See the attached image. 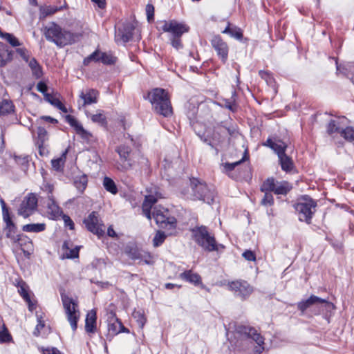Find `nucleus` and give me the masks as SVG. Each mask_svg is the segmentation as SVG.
Masks as SVG:
<instances>
[{"instance_id": "1", "label": "nucleus", "mask_w": 354, "mask_h": 354, "mask_svg": "<svg viewBox=\"0 0 354 354\" xmlns=\"http://www.w3.org/2000/svg\"><path fill=\"white\" fill-rule=\"evenodd\" d=\"M41 32L47 41L54 43L60 48L75 43L83 35V32L73 33L63 29L55 22L44 26Z\"/></svg>"}, {"instance_id": "2", "label": "nucleus", "mask_w": 354, "mask_h": 354, "mask_svg": "<svg viewBox=\"0 0 354 354\" xmlns=\"http://www.w3.org/2000/svg\"><path fill=\"white\" fill-rule=\"evenodd\" d=\"M148 99L154 111L164 117L173 115V109L167 92L163 88H156L148 93Z\"/></svg>"}, {"instance_id": "3", "label": "nucleus", "mask_w": 354, "mask_h": 354, "mask_svg": "<svg viewBox=\"0 0 354 354\" xmlns=\"http://www.w3.org/2000/svg\"><path fill=\"white\" fill-rule=\"evenodd\" d=\"M192 233L194 241L205 251H218L220 248H225L223 245L217 243L214 236L205 226L196 227L192 230Z\"/></svg>"}, {"instance_id": "4", "label": "nucleus", "mask_w": 354, "mask_h": 354, "mask_svg": "<svg viewBox=\"0 0 354 354\" xmlns=\"http://www.w3.org/2000/svg\"><path fill=\"white\" fill-rule=\"evenodd\" d=\"M190 187L193 192L194 199L201 200L208 204L214 203L216 196L214 187H209L206 183L196 178H190Z\"/></svg>"}, {"instance_id": "5", "label": "nucleus", "mask_w": 354, "mask_h": 354, "mask_svg": "<svg viewBox=\"0 0 354 354\" xmlns=\"http://www.w3.org/2000/svg\"><path fill=\"white\" fill-rule=\"evenodd\" d=\"M234 330L241 336L252 339L257 344V346L254 348L255 354H261L264 351V338L257 332L256 328L250 326L236 324L234 325Z\"/></svg>"}, {"instance_id": "6", "label": "nucleus", "mask_w": 354, "mask_h": 354, "mask_svg": "<svg viewBox=\"0 0 354 354\" xmlns=\"http://www.w3.org/2000/svg\"><path fill=\"white\" fill-rule=\"evenodd\" d=\"M1 205L3 221L6 224L3 227V232L6 238L9 239L12 243L20 244L21 235L17 234V227L12 221L9 210L3 200L1 201Z\"/></svg>"}, {"instance_id": "7", "label": "nucleus", "mask_w": 354, "mask_h": 354, "mask_svg": "<svg viewBox=\"0 0 354 354\" xmlns=\"http://www.w3.org/2000/svg\"><path fill=\"white\" fill-rule=\"evenodd\" d=\"M316 207L317 203L309 197L302 198L295 205V210L299 214V219L307 223H310Z\"/></svg>"}, {"instance_id": "8", "label": "nucleus", "mask_w": 354, "mask_h": 354, "mask_svg": "<svg viewBox=\"0 0 354 354\" xmlns=\"http://www.w3.org/2000/svg\"><path fill=\"white\" fill-rule=\"evenodd\" d=\"M62 301L67 315V319L70 322L73 330L75 331L77 328V321L80 318V313L77 309V304L72 298L66 295H62Z\"/></svg>"}, {"instance_id": "9", "label": "nucleus", "mask_w": 354, "mask_h": 354, "mask_svg": "<svg viewBox=\"0 0 354 354\" xmlns=\"http://www.w3.org/2000/svg\"><path fill=\"white\" fill-rule=\"evenodd\" d=\"M292 188L291 184L287 181L276 182L273 178H269L263 183L261 191L273 192L277 195H286Z\"/></svg>"}, {"instance_id": "10", "label": "nucleus", "mask_w": 354, "mask_h": 354, "mask_svg": "<svg viewBox=\"0 0 354 354\" xmlns=\"http://www.w3.org/2000/svg\"><path fill=\"white\" fill-rule=\"evenodd\" d=\"M153 217L157 225L163 228L174 230L176 226V219L169 216L168 209L164 207H155L153 211Z\"/></svg>"}, {"instance_id": "11", "label": "nucleus", "mask_w": 354, "mask_h": 354, "mask_svg": "<svg viewBox=\"0 0 354 354\" xmlns=\"http://www.w3.org/2000/svg\"><path fill=\"white\" fill-rule=\"evenodd\" d=\"M161 24L162 30L169 33V37H182L184 33L187 32L189 30V27L187 25L178 22L176 20L163 21Z\"/></svg>"}, {"instance_id": "12", "label": "nucleus", "mask_w": 354, "mask_h": 354, "mask_svg": "<svg viewBox=\"0 0 354 354\" xmlns=\"http://www.w3.org/2000/svg\"><path fill=\"white\" fill-rule=\"evenodd\" d=\"M115 151L118 153L120 161L122 162V165H118V169L122 171L130 169L133 164L131 148L125 145H121L115 148Z\"/></svg>"}, {"instance_id": "13", "label": "nucleus", "mask_w": 354, "mask_h": 354, "mask_svg": "<svg viewBox=\"0 0 354 354\" xmlns=\"http://www.w3.org/2000/svg\"><path fill=\"white\" fill-rule=\"evenodd\" d=\"M37 207V198L35 194L30 193L21 201L18 214L27 218L34 213Z\"/></svg>"}, {"instance_id": "14", "label": "nucleus", "mask_w": 354, "mask_h": 354, "mask_svg": "<svg viewBox=\"0 0 354 354\" xmlns=\"http://www.w3.org/2000/svg\"><path fill=\"white\" fill-rule=\"evenodd\" d=\"M91 62H102L105 65H113L117 62V57L111 53H104L99 50H95L84 59V64L87 66Z\"/></svg>"}, {"instance_id": "15", "label": "nucleus", "mask_w": 354, "mask_h": 354, "mask_svg": "<svg viewBox=\"0 0 354 354\" xmlns=\"http://www.w3.org/2000/svg\"><path fill=\"white\" fill-rule=\"evenodd\" d=\"M210 42L222 63L225 64L227 61L229 53L227 44L219 35L214 36Z\"/></svg>"}, {"instance_id": "16", "label": "nucleus", "mask_w": 354, "mask_h": 354, "mask_svg": "<svg viewBox=\"0 0 354 354\" xmlns=\"http://www.w3.org/2000/svg\"><path fill=\"white\" fill-rule=\"evenodd\" d=\"M84 223L87 230L94 234L97 235L99 237L104 235V230L103 229V225L100 223L97 212H92L88 217L84 220Z\"/></svg>"}, {"instance_id": "17", "label": "nucleus", "mask_w": 354, "mask_h": 354, "mask_svg": "<svg viewBox=\"0 0 354 354\" xmlns=\"http://www.w3.org/2000/svg\"><path fill=\"white\" fill-rule=\"evenodd\" d=\"M230 289L234 292L236 296L245 298L252 292V288L245 281L237 280L229 283Z\"/></svg>"}, {"instance_id": "18", "label": "nucleus", "mask_w": 354, "mask_h": 354, "mask_svg": "<svg viewBox=\"0 0 354 354\" xmlns=\"http://www.w3.org/2000/svg\"><path fill=\"white\" fill-rule=\"evenodd\" d=\"M98 97L99 92L96 89L88 88L82 91L80 94L82 103L80 101L78 102L79 109H80L82 107H85L87 105L97 103Z\"/></svg>"}, {"instance_id": "19", "label": "nucleus", "mask_w": 354, "mask_h": 354, "mask_svg": "<svg viewBox=\"0 0 354 354\" xmlns=\"http://www.w3.org/2000/svg\"><path fill=\"white\" fill-rule=\"evenodd\" d=\"M317 304H325L326 306L334 308L333 304L327 300L315 295H311L308 299L299 301L297 304V308L304 313L307 308Z\"/></svg>"}, {"instance_id": "20", "label": "nucleus", "mask_w": 354, "mask_h": 354, "mask_svg": "<svg viewBox=\"0 0 354 354\" xmlns=\"http://www.w3.org/2000/svg\"><path fill=\"white\" fill-rule=\"evenodd\" d=\"M66 121L75 129L77 134L80 137L86 140L89 141L92 137V134L84 129L82 125L72 115H67L66 116Z\"/></svg>"}, {"instance_id": "21", "label": "nucleus", "mask_w": 354, "mask_h": 354, "mask_svg": "<svg viewBox=\"0 0 354 354\" xmlns=\"http://www.w3.org/2000/svg\"><path fill=\"white\" fill-rule=\"evenodd\" d=\"M180 278L194 286H199L201 288H205V286L202 283L201 276L197 273L193 272L191 270H185L180 273Z\"/></svg>"}, {"instance_id": "22", "label": "nucleus", "mask_w": 354, "mask_h": 354, "mask_svg": "<svg viewBox=\"0 0 354 354\" xmlns=\"http://www.w3.org/2000/svg\"><path fill=\"white\" fill-rule=\"evenodd\" d=\"M134 30L135 26L132 24H125L122 28L118 29L116 37H119L122 42L127 43L132 39Z\"/></svg>"}, {"instance_id": "23", "label": "nucleus", "mask_w": 354, "mask_h": 354, "mask_svg": "<svg viewBox=\"0 0 354 354\" xmlns=\"http://www.w3.org/2000/svg\"><path fill=\"white\" fill-rule=\"evenodd\" d=\"M263 145L272 149L277 154L278 157L286 153L287 145L280 140H272L271 138H268Z\"/></svg>"}, {"instance_id": "24", "label": "nucleus", "mask_w": 354, "mask_h": 354, "mask_svg": "<svg viewBox=\"0 0 354 354\" xmlns=\"http://www.w3.org/2000/svg\"><path fill=\"white\" fill-rule=\"evenodd\" d=\"M219 124H221L216 127L214 133V139L216 140L221 141V138L225 137L226 134L232 136L234 133L235 129L233 127L224 124H228L227 122H221Z\"/></svg>"}, {"instance_id": "25", "label": "nucleus", "mask_w": 354, "mask_h": 354, "mask_svg": "<svg viewBox=\"0 0 354 354\" xmlns=\"http://www.w3.org/2000/svg\"><path fill=\"white\" fill-rule=\"evenodd\" d=\"M47 213L51 219H57L62 214V209L56 203L53 198V196H48V201L47 203Z\"/></svg>"}, {"instance_id": "26", "label": "nucleus", "mask_w": 354, "mask_h": 354, "mask_svg": "<svg viewBox=\"0 0 354 354\" xmlns=\"http://www.w3.org/2000/svg\"><path fill=\"white\" fill-rule=\"evenodd\" d=\"M157 201L158 197L156 195L149 194L145 198L142 205V213L149 220L151 219V209Z\"/></svg>"}, {"instance_id": "27", "label": "nucleus", "mask_w": 354, "mask_h": 354, "mask_svg": "<svg viewBox=\"0 0 354 354\" xmlns=\"http://www.w3.org/2000/svg\"><path fill=\"white\" fill-rule=\"evenodd\" d=\"M96 310L94 309L88 312L85 320V330L88 333H94L96 331Z\"/></svg>"}, {"instance_id": "28", "label": "nucleus", "mask_w": 354, "mask_h": 354, "mask_svg": "<svg viewBox=\"0 0 354 354\" xmlns=\"http://www.w3.org/2000/svg\"><path fill=\"white\" fill-rule=\"evenodd\" d=\"M109 331L113 335H117L120 333L129 332V330L123 326L121 321L118 318H113L109 321Z\"/></svg>"}, {"instance_id": "29", "label": "nucleus", "mask_w": 354, "mask_h": 354, "mask_svg": "<svg viewBox=\"0 0 354 354\" xmlns=\"http://www.w3.org/2000/svg\"><path fill=\"white\" fill-rule=\"evenodd\" d=\"M18 292L21 297L27 302L30 310H32L33 304L32 303L30 296L29 295V288L24 281H21L18 283Z\"/></svg>"}, {"instance_id": "30", "label": "nucleus", "mask_w": 354, "mask_h": 354, "mask_svg": "<svg viewBox=\"0 0 354 354\" xmlns=\"http://www.w3.org/2000/svg\"><path fill=\"white\" fill-rule=\"evenodd\" d=\"M12 53L7 49L4 44L0 42V66H4L12 60Z\"/></svg>"}, {"instance_id": "31", "label": "nucleus", "mask_w": 354, "mask_h": 354, "mask_svg": "<svg viewBox=\"0 0 354 354\" xmlns=\"http://www.w3.org/2000/svg\"><path fill=\"white\" fill-rule=\"evenodd\" d=\"M44 100L49 102L51 105L57 108L63 113H67L68 110L66 107L62 103V102L55 95L51 93L46 94Z\"/></svg>"}, {"instance_id": "32", "label": "nucleus", "mask_w": 354, "mask_h": 354, "mask_svg": "<svg viewBox=\"0 0 354 354\" xmlns=\"http://www.w3.org/2000/svg\"><path fill=\"white\" fill-rule=\"evenodd\" d=\"M222 33L228 34L232 37L239 41L242 40L243 37L242 30L236 26L231 27L230 23H228L227 27L222 31Z\"/></svg>"}, {"instance_id": "33", "label": "nucleus", "mask_w": 354, "mask_h": 354, "mask_svg": "<svg viewBox=\"0 0 354 354\" xmlns=\"http://www.w3.org/2000/svg\"><path fill=\"white\" fill-rule=\"evenodd\" d=\"M279 163L283 171L286 172L291 171L294 168V164L292 159L286 153L279 157Z\"/></svg>"}, {"instance_id": "34", "label": "nucleus", "mask_w": 354, "mask_h": 354, "mask_svg": "<svg viewBox=\"0 0 354 354\" xmlns=\"http://www.w3.org/2000/svg\"><path fill=\"white\" fill-rule=\"evenodd\" d=\"M28 66L31 69L32 75L37 78H40L42 75V68L35 58H31L28 62Z\"/></svg>"}, {"instance_id": "35", "label": "nucleus", "mask_w": 354, "mask_h": 354, "mask_svg": "<svg viewBox=\"0 0 354 354\" xmlns=\"http://www.w3.org/2000/svg\"><path fill=\"white\" fill-rule=\"evenodd\" d=\"M49 137L47 131L42 127H39L37 129V137L35 138V145L47 144Z\"/></svg>"}, {"instance_id": "36", "label": "nucleus", "mask_w": 354, "mask_h": 354, "mask_svg": "<svg viewBox=\"0 0 354 354\" xmlns=\"http://www.w3.org/2000/svg\"><path fill=\"white\" fill-rule=\"evenodd\" d=\"M46 224L45 223H30L24 225L22 227V230L26 232H34L38 233L43 232L46 230Z\"/></svg>"}, {"instance_id": "37", "label": "nucleus", "mask_w": 354, "mask_h": 354, "mask_svg": "<svg viewBox=\"0 0 354 354\" xmlns=\"http://www.w3.org/2000/svg\"><path fill=\"white\" fill-rule=\"evenodd\" d=\"M340 119L330 120L326 126V132L332 136L335 133H340Z\"/></svg>"}, {"instance_id": "38", "label": "nucleus", "mask_w": 354, "mask_h": 354, "mask_svg": "<svg viewBox=\"0 0 354 354\" xmlns=\"http://www.w3.org/2000/svg\"><path fill=\"white\" fill-rule=\"evenodd\" d=\"M12 339V336L5 324L0 319V343H8Z\"/></svg>"}, {"instance_id": "39", "label": "nucleus", "mask_w": 354, "mask_h": 354, "mask_svg": "<svg viewBox=\"0 0 354 354\" xmlns=\"http://www.w3.org/2000/svg\"><path fill=\"white\" fill-rule=\"evenodd\" d=\"M14 105L11 100H3L0 104V115H7L14 111Z\"/></svg>"}, {"instance_id": "40", "label": "nucleus", "mask_w": 354, "mask_h": 354, "mask_svg": "<svg viewBox=\"0 0 354 354\" xmlns=\"http://www.w3.org/2000/svg\"><path fill=\"white\" fill-rule=\"evenodd\" d=\"M236 93L235 91H234L232 93V97L230 99H226L223 100V106L230 110L232 112H236L237 111V105L236 104Z\"/></svg>"}, {"instance_id": "41", "label": "nucleus", "mask_w": 354, "mask_h": 354, "mask_svg": "<svg viewBox=\"0 0 354 354\" xmlns=\"http://www.w3.org/2000/svg\"><path fill=\"white\" fill-rule=\"evenodd\" d=\"M103 186L107 192L112 194H116L118 193V188L115 182L109 177L105 176L104 178Z\"/></svg>"}, {"instance_id": "42", "label": "nucleus", "mask_w": 354, "mask_h": 354, "mask_svg": "<svg viewBox=\"0 0 354 354\" xmlns=\"http://www.w3.org/2000/svg\"><path fill=\"white\" fill-rule=\"evenodd\" d=\"M66 7V3H65L64 6H48L42 9H41V12L44 17H46L48 15H53L58 11H60Z\"/></svg>"}, {"instance_id": "43", "label": "nucleus", "mask_w": 354, "mask_h": 354, "mask_svg": "<svg viewBox=\"0 0 354 354\" xmlns=\"http://www.w3.org/2000/svg\"><path fill=\"white\" fill-rule=\"evenodd\" d=\"M91 120L93 122L97 123L103 127H106L107 124L106 118L102 110H99L97 113L91 115Z\"/></svg>"}, {"instance_id": "44", "label": "nucleus", "mask_w": 354, "mask_h": 354, "mask_svg": "<svg viewBox=\"0 0 354 354\" xmlns=\"http://www.w3.org/2000/svg\"><path fill=\"white\" fill-rule=\"evenodd\" d=\"M87 183L88 179L86 175L77 177L74 180V185L80 193H82L84 191L87 186Z\"/></svg>"}, {"instance_id": "45", "label": "nucleus", "mask_w": 354, "mask_h": 354, "mask_svg": "<svg viewBox=\"0 0 354 354\" xmlns=\"http://www.w3.org/2000/svg\"><path fill=\"white\" fill-rule=\"evenodd\" d=\"M63 249H66V251L64 254L66 258L68 259H74L77 258L79 257V250L80 248L76 246L73 249L68 248V243L64 242L63 244Z\"/></svg>"}, {"instance_id": "46", "label": "nucleus", "mask_w": 354, "mask_h": 354, "mask_svg": "<svg viewBox=\"0 0 354 354\" xmlns=\"http://www.w3.org/2000/svg\"><path fill=\"white\" fill-rule=\"evenodd\" d=\"M132 316L133 319H136L139 326L143 328L147 320L144 312L141 310H135L132 313Z\"/></svg>"}, {"instance_id": "47", "label": "nucleus", "mask_w": 354, "mask_h": 354, "mask_svg": "<svg viewBox=\"0 0 354 354\" xmlns=\"http://www.w3.org/2000/svg\"><path fill=\"white\" fill-rule=\"evenodd\" d=\"M341 136L347 141L352 142L354 140V128L352 127H347L341 130Z\"/></svg>"}, {"instance_id": "48", "label": "nucleus", "mask_w": 354, "mask_h": 354, "mask_svg": "<svg viewBox=\"0 0 354 354\" xmlns=\"http://www.w3.org/2000/svg\"><path fill=\"white\" fill-rule=\"evenodd\" d=\"M166 235L163 232L158 231L153 239L154 247L160 246L165 240Z\"/></svg>"}, {"instance_id": "49", "label": "nucleus", "mask_w": 354, "mask_h": 354, "mask_svg": "<svg viewBox=\"0 0 354 354\" xmlns=\"http://www.w3.org/2000/svg\"><path fill=\"white\" fill-rule=\"evenodd\" d=\"M139 260L142 261L147 265H153L154 263L153 257L149 252L146 251H142Z\"/></svg>"}, {"instance_id": "50", "label": "nucleus", "mask_w": 354, "mask_h": 354, "mask_svg": "<svg viewBox=\"0 0 354 354\" xmlns=\"http://www.w3.org/2000/svg\"><path fill=\"white\" fill-rule=\"evenodd\" d=\"M265 193L263 199L261 200V203L263 205H269L271 206L274 203V198L272 194L270 193L271 192L262 191Z\"/></svg>"}, {"instance_id": "51", "label": "nucleus", "mask_w": 354, "mask_h": 354, "mask_svg": "<svg viewBox=\"0 0 354 354\" xmlns=\"http://www.w3.org/2000/svg\"><path fill=\"white\" fill-rule=\"evenodd\" d=\"M45 327V322L42 317L41 315L38 316L37 315V324L35 327V329L33 332V334L35 336H39L41 333V330Z\"/></svg>"}, {"instance_id": "52", "label": "nucleus", "mask_w": 354, "mask_h": 354, "mask_svg": "<svg viewBox=\"0 0 354 354\" xmlns=\"http://www.w3.org/2000/svg\"><path fill=\"white\" fill-rule=\"evenodd\" d=\"M171 46L176 50L182 49L183 47L181 37H169Z\"/></svg>"}, {"instance_id": "53", "label": "nucleus", "mask_w": 354, "mask_h": 354, "mask_svg": "<svg viewBox=\"0 0 354 354\" xmlns=\"http://www.w3.org/2000/svg\"><path fill=\"white\" fill-rule=\"evenodd\" d=\"M143 250H139L137 248H130V250L127 252L129 257L133 260L140 259V256H141V253Z\"/></svg>"}, {"instance_id": "54", "label": "nucleus", "mask_w": 354, "mask_h": 354, "mask_svg": "<svg viewBox=\"0 0 354 354\" xmlns=\"http://www.w3.org/2000/svg\"><path fill=\"white\" fill-rule=\"evenodd\" d=\"M259 75L262 79L265 80L268 84H272L274 80L271 73L268 71H260Z\"/></svg>"}, {"instance_id": "55", "label": "nucleus", "mask_w": 354, "mask_h": 354, "mask_svg": "<svg viewBox=\"0 0 354 354\" xmlns=\"http://www.w3.org/2000/svg\"><path fill=\"white\" fill-rule=\"evenodd\" d=\"M39 151V154L41 156H47L49 153L48 150V144H43V145H35Z\"/></svg>"}, {"instance_id": "56", "label": "nucleus", "mask_w": 354, "mask_h": 354, "mask_svg": "<svg viewBox=\"0 0 354 354\" xmlns=\"http://www.w3.org/2000/svg\"><path fill=\"white\" fill-rule=\"evenodd\" d=\"M146 14L148 21L153 20L154 7L152 4L149 3L146 6Z\"/></svg>"}, {"instance_id": "57", "label": "nucleus", "mask_w": 354, "mask_h": 354, "mask_svg": "<svg viewBox=\"0 0 354 354\" xmlns=\"http://www.w3.org/2000/svg\"><path fill=\"white\" fill-rule=\"evenodd\" d=\"M244 160H245V156L241 160H240L239 161H236V162H234L232 163L226 162L224 164V168L227 171H231L234 170L236 166L239 165L242 162H243Z\"/></svg>"}, {"instance_id": "58", "label": "nucleus", "mask_w": 354, "mask_h": 354, "mask_svg": "<svg viewBox=\"0 0 354 354\" xmlns=\"http://www.w3.org/2000/svg\"><path fill=\"white\" fill-rule=\"evenodd\" d=\"M17 53L25 60L26 62L29 61V52L25 48H19L16 50Z\"/></svg>"}, {"instance_id": "59", "label": "nucleus", "mask_w": 354, "mask_h": 354, "mask_svg": "<svg viewBox=\"0 0 354 354\" xmlns=\"http://www.w3.org/2000/svg\"><path fill=\"white\" fill-rule=\"evenodd\" d=\"M37 89L39 92L41 93L44 97L46 94H48V93H47L48 86L44 82H38V84H37Z\"/></svg>"}, {"instance_id": "60", "label": "nucleus", "mask_w": 354, "mask_h": 354, "mask_svg": "<svg viewBox=\"0 0 354 354\" xmlns=\"http://www.w3.org/2000/svg\"><path fill=\"white\" fill-rule=\"evenodd\" d=\"M62 218L64 220L65 226L68 227L70 230L74 229L75 224L70 216L66 214H63Z\"/></svg>"}, {"instance_id": "61", "label": "nucleus", "mask_w": 354, "mask_h": 354, "mask_svg": "<svg viewBox=\"0 0 354 354\" xmlns=\"http://www.w3.org/2000/svg\"><path fill=\"white\" fill-rule=\"evenodd\" d=\"M243 257L248 261H256V255L254 252L251 250H245L243 253Z\"/></svg>"}, {"instance_id": "62", "label": "nucleus", "mask_w": 354, "mask_h": 354, "mask_svg": "<svg viewBox=\"0 0 354 354\" xmlns=\"http://www.w3.org/2000/svg\"><path fill=\"white\" fill-rule=\"evenodd\" d=\"M51 165L53 168L58 170L61 167L62 165H64V160L62 158L52 160Z\"/></svg>"}, {"instance_id": "63", "label": "nucleus", "mask_w": 354, "mask_h": 354, "mask_svg": "<svg viewBox=\"0 0 354 354\" xmlns=\"http://www.w3.org/2000/svg\"><path fill=\"white\" fill-rule=\"evenodd\" d=\"M346 70L348 71L347 75L351 77L354 76V63H348L346 66Z\"/></svg>"}, {"instance_id": "64", "label": "nucleus", "mask_w": 354, "mask_h": 354, "mask_svg": "<svg viewBox=\"0 0 354 354\" xmlns=\"http://www.w3.org/2000/svg\"><path fill=\"white\" fill-rule=\"evenodd\" d=\"M15 160L16 162L18 163V164H21V165H25V164H27L29 161L28 160V156H24V157H21V156H16L15 157Z\"/></svg>"}]
</instances>
